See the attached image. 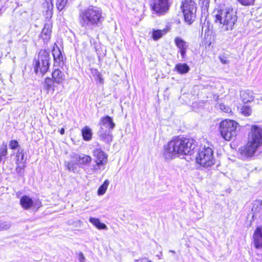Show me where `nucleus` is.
<instances>
[{
    "instance_id": "obj_1",
    "label": "nucleus",
    "mask_w": 262,
    "mask_h": 262,
    "mask_svg": "<svg viewBox=\"0 0 262 262\" xmlns=\"http://www.w3.org/2000/svg\"><path fill=\"white\" fill-rule=\"evenodd\" d=\"M194 148L193 139L178 137L164 146L163 156L166 160H171L181 155H191Z\"/></svg>"
},
{
    "instance_id": "obj_2",
    "label": "nucleus",
    "mask_w": 262,
    "mask_h": 262,
    "mask_svg": "<svg viewBox=\"0 0 262 262\" xmlns=\"http://www.w3.org/2000/svg\"><path fill=\"white\" fill-rule=\"evenodd\" d=\"M104 20L102 10L96 6H90L79 11V23L85 29L93 30L95 28L100 27Z\"/></svg>"
},
{
    "instance_id": "obj_3",
    "label": "nucleus",
    "mask_w": 262,
    "mask_h": 262,
    "mask_svg": "<svg viewBox=\"0 0 262 262\" xmlns=\"http://www.w3.org/2000/svg\"><path fill=\"white\" fill-rule=\"evenodd\" d=\"M216 23H219L223 31L233 29L237 21L236 12L230 7H223L214 11Z\"/></svg>"
},
{
    "instance_id": "obj_4",
    "label": "nucleus",
    "mask_w": 262,
    "mask_h": 262,
    "mask_svg": "<svg viewBox=\"0 0 262 262\" xmlns=\"http://www.w3.org/2000/svg\"><path fill=\"white\" fill-rule=\"evenodd\" d=\"M261 145L262 128L257 125H252L249 135V141L246 145L241 147L240 153L244 157H252Z\"/></svg>"
},
{
    "instance_id": "obj_5",
    "label": "nucleus",
    "mask_w": 262,
    "mask_h": 262,
    "mask_svg": "<svg viewBox=\"0 0 262 262\" xmlns=\"http://www.w3.org/2000/svg\"><path fill=\"white\" fill-rule=\"evenodd\" d=\"M100 128L98 132L99 137L104 142L110 143L113 140L112 132L115 127L113 119L106 116L100 119L99 123Z\"/></svg>"
},
{
    "instance_id": "obj_6",
    "label": "nucleus",
    "mask_w": 262,
    "mask_h": 262,
    "mask_svg": "<svg viewBox=\"0 0 262 262\" xmlns=\"http://www.w3.org/2000/svg\"><path fill=\"white\" fill-rule=\"evenodd\" d=\"M95 163L90 165L86 169L89 174L96 173L99 170L104 169L107 162V155L101 148H96L93 150Z\"/></svg>"
},
{
    "instance_id": "obj_7",
    "label": "nucleus",
    "mask_w": 262,
    "mask_h": 262,
    "mask_svg": "<svg viewBox=\"0 0 262 262\" xmlns=\"http://www.w3.org/2000/svg\"><path fill=\"white\" fill-rule=\"evenodd\" d=\"M237 123L231 120L222 121L220 124L219 130L222 137L226 140L229 141L237 134Z\"/></svg>"
},
{
    "instance_id": "obj_8",
    "label": "nucleus",
    "mask_w": 262,
    "mask_h": 262,
    "mask_svg": "<svg viewBox=\"0 0 262 262\" xmlns=\"http://www.w3.org/2000/svg\"><path fill=\"white\" fill-rule=\"evenodd\" d=\"M49 52L47 50H41L39 51L37 59L34 60V71L36 73L38 71L42 74H45L49 68Z\"/></svg>"
},
{
    "instance_id": "obj_9",
    "label": "nucleus",
    "mask_w": 262,
    "mask_h": 262,
    "mask_svg": "<svg viewBox=\"0 0 262 262\" xmlns=\"http://www.w3.org/2000/svg\"><path fill=\"white\" fill-rule=\"evenodd\" d=\"M197 162L204 167H210L214 164L213 152L210 147L201 148L196 157Z\"/></svg>"
},
{
    "instance_id": "obj_10",
    "label": "nucleus",
    "mask_w": 262,
    "mask_h": 262,
    "mask_svg": "<svg viewBox=\"0 0 262 262\" xmlns=\"http://www.w3.org/2000/svg\"><path fill=\"white\" fill-rule=\"evenodd\" d=\"M181 7L185 21L189 25L191 24L195 18L196 4L193 0H185Z\"/></svg>"
},
{
    "instance_id": "obj_11",
    "label": "nucleus",
    "mask_w": 262,
    "mask_h": 262,
    "mask_svg": "<svg viewBox=\"0 0 262 262\" xmlns=\"http://www.w3.org/2000/svg\"><path fill=\"white\" fill-rule=\"evenodd\" d=\"M170 6V0H150L151 10L159 15H162L168 12Z\"/></svg>"
},
{
    "instance_id": "obj_12",
    "label": "nucleus",
    "mask_w": 262,
    "mask_h": 262,
    "mask_svg": "<svg viewBox=\"0 0 262 262\" xmlns=\"http://www.w3.org/2000/svg\"><path fill=\"white\" fill-rule=\"evenodd\" d=\"M253 243L257 249H262V226L257 227L253 234Z\"/></svg>"
},
{
    "instance_id": "obj_13",
    "label": "nucleus",
    "mask_w": 262,
    "mask_h": 262,
    "mask_svg": "<svg viewBox=\"0 0 262 262\" xmlns=\"http://www.w3.org/2000/svg\"><path fill=\"white\" fill-rule=\"evenodd\" d=\"M177 47L179 49L182 59H184L186 56V49L188 45L186 41L179 37H177L174 39Z\"/></svg>"
},
{
    "instance_id": "obj_14",
    "label": "nucleus",
    "mask_w": 262,
    "mask_h": 262,
    "mask_svg": "<svg viewBox=\"0 0 262 262\" xmlns=\"http://www.w3.org/2000/svg\"><path fill=\"white\" fill-rule=\"evenodd\" d=\"M52 54L55 61V63L57 64L58 66L63 64V56L61 51L58 47L56 48L54 47L53 48L52 50Z\"/></svg>"
},
{
    "instance_id": "obj_15",
    "label": "nucleus",
    "mask_w": 262,
    "mask_h": 262,
    "mask_svg": "<svg viewBox=\"0 0 262 262\" xmlns=\"http://www.w3.org/2000/svg\"><path fill=\"white\" fill-rule=\"evenodd\" d=\"M20 204L22 207L28 210L34 206V202L29 196L27 195H23L20 200Z\"/></svg>"
},
{
    "instance_id": "obj_16",
    "label": "nucleus",
    "mask_w": 262,
    "mask_h": 262,
    "mask_svg": "<svg viewBox=\"0 0 262 262\" xmlns=\"http://www.w3.org/2000/svg\"><path fill=\"white\" fill-rule=\"evenodd\" d=\"M52 25L50 23H46L42 29L41 37L45 41H48L50 38Z\"/></svg>"
},
{
    "instance_id": "obj_17",
    "label": "nucleus",
    "mask_w": 262,
    "mask_h": 262,
    "mask_svg": "<svg viewBox=\"0 0 262 262\" xmlns=\"http://www.w3.org/2000/svg\"><path fill=\"white\" fill-rule=\"evenodd\" d=\"M52 76L53 79L57 84L62 83L65 79L64 73L58 69H55L52 73Z\"/></svg>"
},
{
    "instance_id": "obj_18",
    "label": "nucleus",
    "mask_w": 262,
    "mask_h": 262,
    "mask_svg": "<svg viewBox=\"0 0 262 262\" xmlns=\"http://www.w3.org/2000/svg\"><path fill=\"white\" fill-rule=\"evenodd\" d=\"M76 159L78 163L80 165L87 166L88 168L92 161V158L88 155H83L82 156H78V157L76 158ZM87 168H86V169Z\"/></svg>"
},
{
    "instance_id": "obj_19",
    "label": "nucleus",
    "mask_w": 262,
    "mask_h": 262,
    "mask_svg": "<svg viewBox=\"0 0 262 262\" xmlns=\"http://www.w3.org/2000/svg\"><path fill=\"white\" fill-rule=\"evenodd\" d=\"M89 221L98 229H107V227L106 225L104 223L100 222L99 219H98L91 217L90 218Z\"/></svg>"
},
{
    "instance_id": "obj_20",
    "label": "nucleus",
    "mask_w": 262,
    "mask_h": 262,
    "mask_svg": "<svg viewBox=\"0 0 262 262\" xmlns=\"http://www.w3.org/2000/svg\"><path fill=\"white\" fill-rule=\"evenodd\" d=\"M16 163H23L25 164L26 160L24 158V149L18 147L16 154Z\"/></svg>"
},
{
    "instance_id": "obj_21",
    "label": "nucleus",
    "mask_w": 262,
    "mask_h": 262,
    "mask_svg": "<svg viewBox=\"0 0 262 262\" xmlns=\"http://www.w3.org/2000/svg\"><path fill=\"white\" fill-rule=\"evenodd\" d=\"M175 69L180 74H185L188 72L189 67L186 63H179L177 64Z\"/></svg>"
},
{
    "instance_id": "obj_22",
    "label": "nucleus",
    "mask_w": 262,
    "mask_h": 262,
    "mask_svg": "<svg viewBox=\"0 0 262 262\" xmlns=\"http://www.w3.org/2000/svg\"><path fill=\"white\" fill-rule=\"evenodd\" d=\"M82 134L85 141H89L92 138V133L91 129L88 126H85L82 129Z\"/></svg>"
},
{
    "instance_id": "obj_23",
    "label": "nucleus",
    "mask_w": 262,
    "mask_h": 262,
    "mask_svg": "<svg viewBox=\"0 0 262 262\" xmlns=\"http://www.w3.org/2000/svg\"><path fill=\"white\" fill-rule=\"evenodd\" d=\"M167 32L165 29L163 30H153L152 31V38L154 40H156L162 37Z\"/></svg>"
},
{
    "instance_id": "obj_24",
    "label": "nucleus",
    "mask_w": 262,
    "mask_h": 262,
    "mask_svg": "<svg viewBox=\"0 0 262 262\" xmlns=\"http://www.w3.org/2000/svg\"><path fill=\"white\" fill-rule=\"evenodd\" d=\"M54 82H55L54 80L50 78H47L45 79L44 87L48 92H49L51 90H54Z\"/></svg>"
},
{
    "instance_id": "obj_25",
    "label": "nucleus",
    "mask_w": 262,
    "mask_h": 262,
    "mask_svg": "<svg viewBox=\"0 0 262 262\" xmlns=\"http://www.w3.org/2000/svg\"><path fill=\"white\" fill-rule=\"evenodd\" d=\"M109 184L110 181L108 180H106L103 184L99 187L98 189V194L99 195H102L105 193Z\"/></svg>"
},
{
    "instance_id": "obj_26",
    "label": "nucleus",
    "mask_w": 262,
    "mask_h": 262,
    "mask_svg": "<svg viewBox=\"0 0 262 262\" xmlns=\"http://www.w3.org/2000/svg\"><path fill=\"white\" fill-rule=\"evenodd\" d=\"M46 5L47 7V10L46 13V17L47 18H51L52 17L53 15V3H50V2L46 1Z\"/></svg>"
},
{
    "instance_id": "obj_27",
    "label": "nucleus",
    "mask_w": 262,
    "mask_h": 262,
    "mask_svg": "<svg viewBox=\"0 0 262 262\" xmlns=\"http://www.w3.org/2000/svg\"><path fill=\"white\" fill-rule=\"evenodd\" d=\"M7 154V145L6 143L3 142L0 146V162H2L3 158Z\"/></svg>"
},
{
    "instance_id": "obj_28",
    "label": "nucleus",
    "mask_w": 262,
    "mask_h": 262,
    "mask_svg": "<svg viewBox=\"0 0 262 262\" xmlns=\"http://www.w3.org/2000/svg\"><path fill=\"white\" fill-rule=\"evenodd\" d=\"M68 0H56V6L59 11L62 10L66 6Z\"/></svg>"
},
{
    "instance_id": "obj_29",
    "label": "nucleus",
    "mask_w": 262,
    "mask_h": 262,
    "mask_svg": "<svg viewBox=\"0 0 262 262\" xmlns=\"http://www.w3.org/2000/svg\"><path fill=\"white\" fill-rule=\"evenodd\" d=\"M241 113L246 116H249L252 113V109L250 106L245 105L241 108Z\"/></svg>"
},
{
    "instance_id": "obj_30",
    "label": "nucleus",
    "mask_w": 262,
    "mask_h": 262,
    "mask_svg": "<svg viewBox=\"0 0 262 262\" xmlns=\"http://www.w3.org/2000/svg\"><path fill=\"white\" fill-rule=\"evenodd\" d=\"M1 228H2V231L8 230L11 226V223L9 221H1L0 222Z\"/></svg>"
},
{
    "instance_id": "obj_31",
    "label": "nucleus",
    "mask_w": 262,
    "mask_h": 262,
    "mask_svg": "<svg viewBox=\"0 0 262 262\" xmlns=\"http://www.w3.org/2000/svg\"><path fill=\"white\" fill-rule=\"evenodd\" d=\"M17 167L15 169V170L17 173H18L19 175L21 176L23 173V170L25 167V164L23 163H16Z\"/></svg>"
},
{
    "instance_id": "obj_32",
    "label": "nucleus",
    "mask_w": 262,
    "mask_h": 262,
    "mask_svg": "<svg viewBox=\"0 0 262 262\" xmlns=\"http://www.w3.org/2000/svg\"><path fill=\"white\" fill-rule=\"evenodd\" d=\"M240 4L243 6H249L252 5L254 0H237Z\"/></svg>"
},
{
    "instance_id": "obj_33",
    "label": "nucleus",
    "mask_w": 262,
    "mask_h": 262,
    "mask_svg": "<svg viewBox=\"0 0 262 262\" xmlns=\"http://www.w3.org/2000/svg\"><path fill=\"white\" fill-rule=\"evenodd\" d=\"M219 108L223 112H224L225 113H229L231 112L230 108L229 106L225 105V104H224L223 103H221L219 105Z\"/></svg>"
},
{
    "instance_id": "obj_34",
    "label": "nucleus",
    "mask_w": 262,
    "mask_h": 262,
    "mask_svg": "<svg viewBox=\"0 0 262 262\" xmlns=\"http://www.w3.org/2000/svg\"><path fill=\"white\" fill-rule=\"evenodd\" d=\"M9 146L12 149H15L18 146V143L16 140H12L9 142Z\"/></svg>"
},
{
    "instance_id": "obj_35",
    "label": "nucleus",
    "mask_w": 262,
    "mask_h": 262,
    "mask_svg": "<svg viewBox=\"0 0 262 262\" xmlns=\"http://www.w3.org/2000/svg\"><path fill=\"white\" fill-rule=\"evenodd\" d=\"M66 166L68 169L70 171H74L75 169L76 168V165L72 162L67 163Z\"/></svg>"
},
{
    "instance_id": "obj_36",
    "label": "nucleus",
    "mask_w": 262,
    "mask_h": 262,
    "mask_svg": "<svg viewBox=\"0 0 262 262\" xmlns=\"http://www.w3.org/2000/svg\"><path fill=\"white\" fill-rule=\"evenodd\" d=\"M246 95H248V94H247V93L246 92H244L242 95L241 96L243 97V100L244 101V103H247V102H250L251 101H252L253 100V97L251 95L250 97H249V98H245L244 96Z\"/></svg>"
},
{
    "instance_id": "obj_37",
    "label": "nucleus",
    "mask_w": 262,
    "mask_h": 262,
    "mask_svg": "<svg viewBox=\"0 0 262 262\" xmlns=\"http://www.w3.org/2000/svg\"><path fill=\"white\" fill-rule=\"evenodd\" d=\"M262 201H256L254 202L253 204V208L252 209V210L254 212H256L257 210V207H255V206L258 207V205H261Z\"/></svg>"
},
{
    "instance_id": "obj_38",
    "label": "nucleus",
    "mask_w": 262,
    "mask_h": 262,
    "mask_svg": "<svg viewBox=\"0 0 262 262\" xmlns=\"http://www.w3.org/2000/svg\"><path fill=\"white\" fill-rule=\"evenodd\" d=\"M78 259L79 262H85V257L82 252L78 253Z\"/></svg>"
},
{
    "instance_id": "obj_39",
    "label": "nucleus",
    "mask_w": 262,
    "mask_h": 262,
    "mask_svg": "<svg viewBox=\"0 0 262 262\" xmlns=\"http://www.w3.org/2000/svg\"><path fill=\"white\" fill-rule=\"evenodd\" d=\"M220 59L221 62L224 64H227L229 63V61L225 57H220Z\"/></svg>"
},
{
    "instance_id": "obj_40",
    "label": "nucleus",
    "mask_w": 262,
    "mask_h": 262,
    "mask_svg": "<svg viewBox=\"0 0 262 262\" xmlns=\"http://www.w3.org/2000/svg\"><path fill=\"white\" fill-rule=\"evenodd\" d=\"M219 95H215L213 97V99L215 100V101H217L218 99H219Z\"/></svg>"
},
{
    "instance_id": "obj_41",
    "label": "nucleus",
    "mask_w": 262,
    "mask_h": 262,
    "mask_svg": "<svg viewBox=\"0 0 262 262\" xmlns=\"http://www.w3.org/2000/svg\"><path fill=\"white\" fill-rule=\"evenodd\" d=\"M60 134L61 135H63L64 134V129L63 128H62L60 130Z\"/></svg>"
},
{
    "instance_id": "obj_42",
    "label": "nucleus",
    "mask_w": 262,
    "mask_h": 262,
    "mask_svg": "<svg viewBox=\"0 0 262 262\" xmlns=\"http://www.w3.org/2000/svg\"><path fill=\"white\" fill-rule=\"evenodd\" d=\"M98 77L99 79V80H100V82L102 83V81H103V79L101 78V77H100V75L99 74H98Z\"/></svg>"
},
{
    "instance_id": "obj_43",
    "label": "nucleus",
    "mask_w": 262,
    "mask_h": 262,
    "mask_svg": "<svg viewBox=\"0 0 262 262\" xmlns=\"http://www.w3.org/2000/svg\"><path fill=\"white\" fill-rule=\"evenodd\" d=\"M53 0H46V1L50 2V3H52V2H53Z\"/></svg>"
},
{
    "instance_id": "obj_44",
    "label": "nucleus",
    "mask_w": 262,
    "mask_h": 262,
    "mask_svg": "<svg viewBox=\"0 0 262 262\" xmlns=\"http://www.w3.org/2000/svg\"><path fill=\"white\" fill-rule=\"evenodd\" d=\"M169 252H171V253H176L175 251H173V250H169Z\"/></svg>"
},
{
    "instance_id": "obj_45",
    "label": "nucleus",
    "mask_w": 262,
    "mask_h": 262,
    "mask_svg": "<svg viewBox=\"0 0 262 262\" xmlns=\"http://www.w3.org/2000/svg\"><path fill=\"white\" fill-rule=\"evenodd\" d=\"M95 72L96 73H98V71H97V70H95Z\"/></svg>"
}]
</instances>
